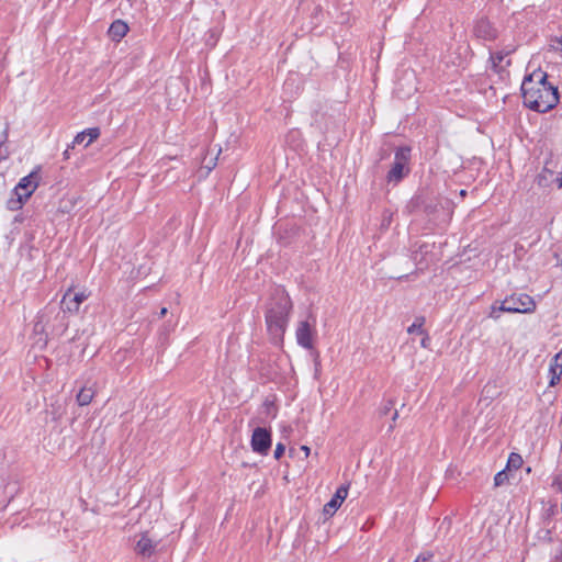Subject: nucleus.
<instances>
[{"label": "nucleus", "instance_id": "f257e3e1", "mask_svg": "<svg viewBox=\"0 0 562 562\" xmlns=\"http://www.w3.org/2000/svg\"><path fill=\"white\" fill-rule=\"evenodd\" d=\"M521 93L524 104L540 113L550 111L559 102L558 88L548 82V74L541 69L524 78Z\"/></svg>", "mask_w": 562, "mask_h": 562}, {"label": "nucleus", "instance_id": "f03ea898", "mask_svg": "<svg viewBox=\"0 0 562 562\" xmlns=\"http://www.w3.org/2000/svg\"><path fill=\"white\" fill-rule=\"evenodd\" d=\"M292 301L283 288H276L267 303L265 318L273 344L281 345L288 327Z\"/></svg>", "mask_w": 562, "mask_h": 562}, {"label": "nucleus", "instance_id": "7ed1b4c3", "mask_svg": "<svg viewBox=\"0 0 562 562\" xmlns=\"http://www.w3.org/2000/svg\"><path fill=\"white\" fill-rule=\"evenodd\" d=\"M41 176L40 168L33 170L30 175L20 179L19 183L13 189V196L7 202V207L10 211H19L23 204L29 200L33 192L40 184Z\"/></svg>", "mask_w": 562, "mask_h": 562}, {"label": "nucleus", "instance_id": "20e7f679", "mask_svg": "<svg viewBox=\"0 0 562 562\" xmlns=\"http://www.w3.org/2000/svg\"><path fill=\"white\" fill-rule=\"evenodd\" d=\"M536 308L533 299L525 293L513 294L506 297L499 306H492L490 317L497 319L502 312L529 313Z\"/></svg>", "mask_w": 562, "mask_h": 562}, {"label": "nucleus", "instance_id": "39448f33", "mask_svg": "<svg viewBox=\"0 0 562 562\" xmlns=\"http://www.w3.org/2000/svg\"><path fill=\"white\" fill-rule=\"evenodd\" d=\"M411 158L409 147H400L395 151L394 162L386 175L389 183H398L409 172L408 161Z\"/></svg>", "mask_w": 562, "mask_h": 562}, {"label": "nucleus", "instance_id": "423d86ee", "mask_svg": "<svg viewBox=\"0 0 562 562\" xmlns=\"http://www.w3.org/2000/svg\"><path fill=\"white\" fill-rule=\"evenodd\" d=\"M250 445L254 452L267 456L271 448V432L266 428L257 427L252 432Z\"/></svg>", "mask_w": 562, "mask_h": 562}, {"label": "nucleus", "instance_id": "0eeeda50", "mask_svg": "<svg viewBox=\"0 0 562 562\" xmlns=\"http://www.w3.org/2000/svg\"><path fill=\"white\" fill-rule=\"evenodd\" d=\"M315 330L307 321H301L297 324L295 336L297 344L304 349L311 350L314 347L313 337Z\"/></svg>", "mask_w": 562, "mask_h": 562}, {"label": "nucleus", "instance_id": "6e6552de", "mask_svg": "<svg viewBox=\"0 0 562 562\" xmlns=\"http://www.w3.org/2000/svg\"><path fill=\"white\" fill-rule=\"evenodd\" d=\"M473 33L475 37L490 42L495 41L498 36L496 27L485 18H481L475 22Z\"/></svg>", "mask_w": 562, "mask_h": 562}, {"label": "nucleus", "instance_id": "1a4fd4ad", "mask_svg": "<svg viewBox=\"0 0 562 562\" xmlns=\"http://www.w3.org/2000/svg\"><path fill=\"white\" fill-rule=\"evenodd\" d=\"M88 297L85 292L79 293H72V291L69 289L63 296V300L60 302L61 310L64 312L69 313H77L79 311V307L83 301H86Z\"/></svg>", "mask_w": 562, "mask_h": 562}, {"label": "nucleus", "instance_id": "9d476101", "mask_svg": "<svg viewBox=\"0 0 562 562\" xmlns=\"http://www.w3.org/2000/svg\"><path fill=\"white\" fill-rule=\"evenodd\" d=\"M158 542L148 537L147 532L140 533L135 541L134 551L142 558H150L157 548Z\"/></svg>", "mask_w": 562, "mask_h": 562}, {"label": "nucleus", "instance_id": "9b49d317", "mask_svg": "<svg viewBox=\"0 0 562 562\" xmlns=\"http://www.w3.org/2000/svg\"><path fill=\"white\" fill-rule=\"evenodd\" d=\"M348 495V487L341 485L337 488L331 499L324 505L323 513L326 516L331 517L337 509L341 506L342 502L346 499Z\"/></svg>", "mask_w": 562, "mask_h": 562}, {"label": "nucleus", "instance_id": "f8f14e48", "mask_svg": "<svg viewBox=\"0 0 562 562\" xmlns=\"http://www.w3.org/2000/svg\"><path fill=\"white\" fill-rule=\"evenodd\" d=\"M101 131L99 127H90L80 133H78L71 144V147L75 148L76 145H82L83 147H88L92 142L99 138Z\"/></svg>", "mask_w": 562, "mask_h": 562}, {"label": "nucleus", "instance_id": "ddd939ff", "mask_svg": "<svg viewBox=\"0 0 562 562\" xmlns=\"http://www.w3.org/2000/svg\"><path fill=\"white\" fill-rule=\"evenodd\" d=\"M514 49L508 50H501L497 53H491L490 61L492 64V69L495 72H502L505 70L507 66L510 65V59H507L505 61V65H502V63L505 60V57L508 56Z\"/></svg>", "mask_w": 562, "mask_h": 562}, {"label": "nucleus", "instance_id": "4468645a", "mask_svg": "<svg viewBox=\"0 0 562 562\" xmlns=\"http://www.w3.org/2000/svg\"><path fill=\"white\" fill-rule=\"evenodd\" d=\"M128 32V25L122 21H114L109 27V35L113 41H121Z\"/></svg>", "mask_w": 562, "mask_h": 562}, {"label": "nucleus", "instance_id": "2eb2a0df", "mask_svg": "<svg viewBox=\"0 0 562 562\" xmlns=\"http://www.w3.org/2000/svg\"><path fill=\"white\" fill-rule=\"evenodd\" d=\"M553 362L554 363L551 366V369H550V371L552 373L550 385H554L555 381H559L560 376L562 374V352H559L554 356Z\"/></svg>", "mask_w": 562, "mask_h": 562}, {"label": "nucleus", "instance_id": "dca6fc26", "mask_svg": "<svg viewBox=\"0 0 562 562\" xmlns=\"http://www.w3.org/2000/svg\"><path fill=\"white\" fill-rule=\"evenodd\" d=\"M94 396V391L91 387H82L77 394V402L80 406H86L91 403Z\"/></svg>", "mask_w": 562, "mask_h": 562}, {"label": "nucleus", "instance_id": "f3484780", "mask_svg": "<svg viewBox=\"0 0 562 562\" xmlns=\"http://www.w3.org/2000/svg\"><path fill=\"white\" fill-rule=\"evenodd\" d=\"M425 324V317L424 316H417L414 321V323L407 328L408 334L419 333L425 334L423 326Z\"/></svg>", "mask_w": 562, "mask_h": 562}, {"label": "nucleus", "instance_id": "a211bd4d", "mask_svg": "<svg viewBox=\"0 0 562 562\" xmlns=\"http://www.w3.org/2000/svg\"><path fill=\"white\" fill-rule=\"evenodd\" d=\"M522 464V459L518 453H510L507 461V469H519Z\"/></svg>", "mask_w": 562, "mask_h": 562}, {"label": "nucleus", "instance_id": "6ab92c4d", "mask_svg": "<svg viewBox=\"0 0 562 562\" xmlns=\"http://www.w3.org/2000/svg\"><path fill=\"white\" fill-rule=\"evenodd\" d=\"M508 481V473L506 470H502L496 473L494 476V485L495 486H502Z\"/></svg>", "mask_w": 562, "mask_h": 562}, {"label": "nucleus", "instance_id": "aec40b11", "mask_svg": "<svg viewBox=\"0 0 562 562\" xmlns=\"http://www.w3.org/2000/svg\"><path fill=\"white\" fill-rule=\"evenodd\" d=\"M8 130H9V124L7 123V124H5V128H4V131H3L4 139H7V138H8ZM4 142H5V140L0 142V162H1L2 160L7 159V158H8V156H9V151H8V149L3 147Z\"/></svg>", "mask_w": 562, "mask_h": 562}, {"label": "nucleus", "instance_id": "412c9836", "mask_svg": "<svg viewBox=\"0 0 562 562\" xmlns=\"http://www.w3.org/2000/svg\"><path fill=\"white\" fill-rule=\"evenodd\" d=\"M394 407V401L393 400H386L382 403L379 413L381 416L387 415Z\"/></svg>", "mask_w": 562, "mask_h": 562}, {"label": "nucleus", "instance_id": "4be33fe9", "mask_svg": "<svg viewBox=\"0 0 562 562\" xmlns=\"http://www.w3.org/2000/svg\"><path fill=\"white\" fill-rule=\"evenodd\" d=\"M548 176L552 177L553 173L551 171L543 170L541 173L537 176V183L542 187L546 186L549 181Z\"/></svg>", "mask_w": 562, "mask_h": 562}, {"label": "nucleus", "instance_id": "5701e85b", "mask_svg": "<svg viewBox=\"0 0 562 562\" xmlns=\"http://www.w3.org/2000/svg\"><path fill=\"white\" fill-rule=\"evenodd\" d=\"M551 487L554 491L562 493V474L559 473L553 476Z\"/></svg>", "mask_w": 562, "mask_h": 562}, {"label": "nucleus", "instance_id": "b1692460", "mask_svg": "<svg viewBox=\"0 0 562 562\" xmlns=\"http://www.w3.org/2000/svg\"><path fill=\"white\" fill-rule=\"evenodd\" d=\"M434 554L429 551L420 553L414 562H432Z\"/></svg>", "mask_w": 562, "mask_h": 562}, {"label": "nucleus", "instance_id": "393cba45", "mask_svg": "<svg viewBox=\"0 0 562 562\" xmlns=\"http://www.w3.org/2000/svg\"><path fill=\"white\" fill-rule=\"evenodd\" d=\"M285 451V446L281 442H279L274 449V458L278 460L280 459Z\"/></svg>", "mask_w": 562, "mask_h": 562}, {"label": "nucleus", "instance_id": "a878e982", "mask_svg": "<svg viewBox=\"0 0 562 562\" xmlns=\"http://www.w3.org/2000/svg\"><path fill=\"white\" fill-rule=\"evenodd\" d=\"M42 316H38V321L34 324V331L35 333H42L44 330V325L41 321Z\"/></svg>", "mask_w": 562, "mask_h": 562}, {"label": "nucleus", "instance_id": "bb28decb", "mask_svg": "<svg viewBox=\"0 0 562 562\" xmlns=\"http://www.w3.org/2000/svg\"><path fill=\"white\" fill-rule=\"evenodd\" d=\"M429 340H430L429 336L427 334H425V336H424V338L422 339V342H420L422 346L424 348H426L428 346Z\"/></svg>", "mask_w": 562, "mask_h": 562}, {"label": "nucleus", "instance_id": "cd10ccee", "mask_svg": "<svg viewBox=\"0 0 562 562\" xmlns=\"http://www.w3.org/2000/svg\"><path fill=\"white\" fill-rule=\"evenodd\" d=\"M70 149H72L71 145L68 146L66 148V150L64 151V154H63L64 155V159H66V160L69 159V157H70Z\"/></svg>", "mask_w": 562, "mask_h": 562}, {"label": "nucleus", "instance_id": "c85d7f7f", "mask_svg": "<svg viewBox=\"0 0 562 562\" xmlns=\"http://www.w3.org/2000/svg\"><path fill=\"white\" fill-rule=\"evenodd\" d=\"M301 450L304 452L306 458L310 456L311 449L307 446H302Z\"/></svg>", "mask_w": 562, "mask_h": 562}, {"label": "nucleus", "instance_id": "c756f323", "mask_svg": "<svg viewBox=\"0 0 562 562\" xmlns=\"http://www.w3.org/2000/svg\"><path fill=\"white\" fill-rule=\"evenodd\" d=\"M167 313H168L167 307H162V308L160 310V312H159V317H164V316H166V314H167Z\"/></svg>", "mask_w": 562, "mask_h": 562}, {"label": "nucleus", "instance_id": "7c9ffc66", "mask_svg": "<svg viewBox=\"0 0 562 562\" xmlns=\"http://www.w3.org/2000/svg\"><path fill=\"white\" fill-rule=\"evenodd\" d=\"M558 188H562V176L557 178Z\"/></svg>", "mask_w": 562, "mask_h": 562}, {"label": "nucleus", "instance_id": "2f4dec72", "mask_svg": "<svg viewBox=\"0 0 562 562\" xmlns=\"http://www.w3.org/2000/svg\"><path fill=\"white\" fill-rule=\"evenodd\" d=\"M397 417H398V413H397V411H395L393 413L392 420L395 422Z\"/></svg>", "mask_w": 562, "mask_h": 562}, {"label": "nucleus", "instance_id": "473e14b6", "mask_svg": "<svg viewBox=\"0 0 562 562\" xmlns=\"http://www.w3.org/2000/svg\"><path fill=\"white\" fill-rule=\"evenodd\" d=\"M557 44H558L559 49H561L562 48V41L557 40Z\"/></svg>", "mask_w": 562, "mask_h": 562}, {"label": "nucleus", "instance_id": "72a5a7b5", "mask_svg": "<svg viewBox=\"0 0 562 562\" xmlns=\"http://www.w3.org/2000/svg\"><path fill=\"white\" fill-rule=\"evenodd\" d=\"M560 260H561V262H562V250H561V254H560Z\"/></svg>", "mask_w": 562, "mask_h": 562}]
</instances>
